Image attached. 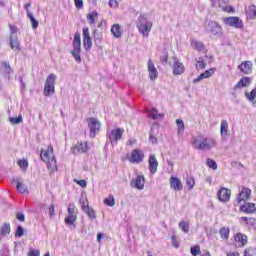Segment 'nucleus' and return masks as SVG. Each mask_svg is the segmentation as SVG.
I'll use <instances>...</instances> for the list:
<instances>
[{
  "mask_svg": "<svg viewBox=\"0 0 256 256\" xmlns=\"http://www.w3.org/2000/svg\"><path fill=\"white\" fill-rule=\"evenodd\" d=\"M41 160L47 165V169L50 173L57 171V159H55V153L53 152V146H49L48 149L42 150L40 153Z\"/></svg>",
  "mask_w": 256,
  "mask_h": 256,
  "instance_id": "nucleus-1",
  "label": "nucleus"
},
{
  "mask_svg": "<svg viewBox=\"0 0 256 256\" xmlns=\"http://www.w3.org/2000/svg\"><path fill=\"white\" fill-rule=\"evenodd\" d=\"M192 147L198 151H211L214 147H217V140L211 137H203L202 139L192 138Z\"/></svg>",
  "mask_w": 256,
  "mask_h": 256,
  "instance_id": "nucleus-2",
  "label": "nucleus"
},
{
  "mask_svg": "<svg viewBox=\"0 0 256 256\" xmlns=\"http://www.w3.org/2000/svg\"><path fill=\"white\" fill-rule=\"evenodd\" d=\"M136 27L143 37H149V33H151V29L153 28V22L147 20L146 15L141 14Z\"/></svg>",
  "mask_w": 256,
  "mask_h": 256,
  "instance_id": "nucleus-3",
  "label": "nucleus"
},
{
  "mask_svg": "<svg viewBox=\"0 0 256 256\" xmlns=\"http://www.w3.org/2000/svg\"><path fill=\"white\" fill-rule=\"evenodd\" d=\"M123 133H125V129L119 127L107 132V139L112 147H115L123 139Z\"/></svg>",
  "mask_w": 256,
  "mask_h": 256,
  "instance_id": "nucleus-4",
  "label": "nucleus"
},
{
  "mask_svg": "<svg viewBox=\"0 0 256 256\" xmlns=\"http://www.w3.org/2000/svg\"><path fill=\"white\" fill-rule=\"evenodd\" d=\"M72 46L71 55L74 57L76 63H81V34L79 32L75 33Z\"/></svg>",
  "mask_w": 256,
  "mask_h": 256,
  "instance_id": "nucleus-5",
  "label": "nucleus"
},
{
  "mask_svg": "<svg viewBox=\"0 0 256 256\" xmlns=\"http://www.w3.org/2000/svg\"><path fill=\"white\" fill-rule=\"evenodd\" d=\"M57 76L55 74H49L46 78V83L44 86V97H51L55 95V80Z\"/></svg>",
  "mask_w": 256,
  "mask_h": 256,
  "instance_id": "nucleus-6",
  "label": "nucleus"
},
{
  "mask_svg": "<svg viewBox=\"0 0 256 256\" xmlns=\"http://www.w3.org/2000/svg\"><path fill=\"white\" fill-rule=\"evenodd\" d=\"M211 7L217 9V11H224L225 13H231L233 7L229 6V0H209Z\"/></svg>",
  "mask_w": 256,
  "mask_h": 256,
  "instance_id": "nucleus-7",
  "label": "nucleus"
},
{
  "mask_svg": "<svg viewBox=\"0 0 256 256\" xmlns=\"http://www.w3.org/2000/svg\"><path fill=\"white\" fill-rule=\"evenodd\" d=\"M64 221L66 225H74L77 221V208H75V204L70 203L68 205V216Z\"/></svg>",
  "mask_w": 256,
  "mask_h": 256,
  "instance_id": "nucleus-8",
  "label": "nucleus"
},
{
  "mask_svg": "<svg viewBox=\"0 0 256 256\" xmlns=\"http://www.w3.org/2000/svg\"><path fill=\"white\" fill-rule=\"evenodd\" d=\"M88 127L90 129V137L93 139L99 133V129H101V122L97 118H90L88 120Z\"/></svg>",
  "mask_w": 256,
  "mask_h": 256,
  "instance_id": "nucleus-9",
  "label": "nucleus"
},
{
  "mask_svg": "<svg viewBox=\"0 0 256 256\" xmlns=\"http://www.w3.org/2000/svg\"><path fill=\"white\" fill-rule=\"evenodd\" d=\"M225 25H229L230 27H235L236 29H243V20H241L237 16H231L223 18Z\"/></svg>",
  "mask_w": 256,
  "mask_h": 256,
  "instance_id": "nucleus-10",
  "label": "nucleus"
},
{
  "mask_svg": "<svg viewBox=\"0 0 256 256\" xmlns=\"http://www.w3.org/2000/svg\"><path fill=\"white\" fill-rule=\"evenodd\" d=\"M145 159V153L142 152V150L134 149L129 157L130 163H142V161Z\"/></svg>",
  "mask_w": 256,
  "mask_h": 256,
  "instance_id": "nucleus-11",
  "label": "nucleus"
},
{
  "mask_svg": "<svg viewBox=\"0 0 256 256\" xmlns=\"http://www.w3.org/2000/svg\"><path fill=\"white\" fill-rule=\"evenodd\" d=\"M249 199H251V189L242 187L236 197L237 203H243V201H249Z\"/></svg>",
  "mask_w": 256,
  "mask_h": 256,
  "instance_id": "nucleus-12",
  "label": "nucleus"
},
{
  "mask_svg": "<svg viewBox=\"0 0 256 256\" xmlns=\"http://www.w3.org/2000/svg\"><path fill=\"white\" fill-rule=\"evenodd\" d=\"M131 187L138 189V191H143L145 189V176L138 175L135 179L130 182Z\"/></svg>",
  "mask_w": 256,
  "mask_h": 256,
  "instance_id": "nucleus-13",
  "label": "nucleus"
},
{
  "mask_svg": "<svg viewBox=\"0 0 256 256\" xmlns=\"http://www.w3.org/2000/svg\"><path fill=\"white\" fill-rule=\"evenodd\" d=\"M82 35H83L84 49L89 51L91 49V47H93V41H91V35L89 34V28L88 27L83 28Z\"/></svg>",
  "mask_w": 256,
  "mask_h": 256,
  "instance_id": "nucleus-14",
  "label": "nucleus"
},
{
  "mask_svg": "<svg viewBox=\"0 0 256 256\" xmlns=\"http://www.w3.org/2000/svg\"><path fill=\"white\" fill-rule=\"evenodd\" d=\"M147 67L150 81H156L157 77H159V71H157L153 60H148Z\"/></svg>",
  "mask_w": 256,
  "mask_h": 256,
  "instance_id": "nucleus-15",
  "label": "nucleus"
},
{
  "mask_svg": "<svg viewBox=\"0 0 256 256\" xmlns=\"http://www.w3.org/2000/svg\"><path fill=\"white\" fill-rule=\"evenodd\" d=\"M159 167V161H157V157L155 154H150L148 158V169L151 175H155L157 173V169Z\"/></svg>",
  "mask_w": 256,
  "mask_h": 256,
  "instance_id": "nucleus-16",
  "label": "nucleus"
},
{
  "mask_svg": "<svg viewBox=\"0 0 256 256\" xmlns=\"http://www.w3.org/2000/svg\"><path fill=\"white\" fill-rule=\"evenodd\" d=\"M174 62L172 65V69H173V75L177 76V75H183V73H185V65H183V63H181V61H179L178 58L174 57Z\"/></svg>",
  "mask_w": 256,
  "mask_h": 256,
  "instance_id": "nucleus-17",
  "label": "nucleus"
},
{
  "mask_svg": "<svg viewBox=\"0 0 256 256\" xmlns=\"http://www.w3.org/2000/svg\"><path fill=\"white\" fill-rule=\"evenodd\" d=\"M247 241H248L247 235L241 232H238L234 237L235 247H239V248L245 247V245H247Z\"/></svg>",
  "mask_w": 256,
  "mask_h": 256,
  "instance_id": "nucleus-18",
  "label": "nucleus"
},
{
  "mask_svg": "<svg viewBox=\"0 0 256 256\" xmlns=\"http://www.w3.org/2000/svg\"><path fill=\"white\" fill-rule=\"evenodd\" d=\"M238 69L244 73V75H250V73H253V62L249 60L244 61L238 66Z\"/></svg>",
  "mask_w": 256,
  "mask_h": 256,
  "instance_id": "nucleus-19",
  "label": "nucleus"
},
{
  "mask_svg": "<svg viewBox=\"0 0 256 256\" xmlns=\"http://www.w3.org/2000/svg\"><path fill=\"white\" fill-rule=\"evenodd\" d=\"M218 199L222 203H227L231 199V190L227 188H221L218 192Z\"/></svg>",
  "mask_w": 256,
  "mask_h": 256,
  "instance_id": "nucleus-20",
  "label": "nucleus"
},
{
  "mask_svg": "<svg viewBox=\"0 0 256 256\" xmlns=\"http://www.w3.org/2000/svg\"><path fill=\"white\" fill-rule=\"evenodd\" d=\"M72 151L74 155H77V153H87V151H89V145L87 142H78L75 147L72 148Z\"/></svg>",
  "mask_w": 256,
  "mask_h": 256,
  "instance_id": "nucleus-21",
  "label": "nucleus"
},
{
  "mask_svg": "<svg viewBox=\"0 0 256 256\" xmlns=\"http://www.w3.org/2000/svg\"><path fill=\"white\" fill-rule=\"evenodd\" d=\"M12 183H17L16 189L19 193H29L25 184H23V179H21V177L12 178Z\"/></svg>",
  "mask_w": 256,
  "mask_h": 256,
  "instance_id": "nucleus-22",
  "label": "nucleus"
},
{
  "mask_svg": "<svg viewBox=\"0 0 256 256\" xmlns=\"http://www.w3.org/2000/svg\"><path fill=\"white\" fill-rule=\"evenodd\" d=\"M215 68H210L209 70H206L204 73H201L197 78L193 80V83H199V81L203 79H209V77L215 75Z\"/></svg>",
  "mask_w": 256,
  "mask_h": 256,
  "instance_id": "nucleus-23",
  "label": "nucleus"
},
{
  "mask_svg": "<svg viewBox=\"0 0 256 256\" xmlns=\"http://www.w3.org/2000/svg\"><path fill=\"white\" fill-rule=\"evenodd\" d=\"M170 187L174 191H183V183H181V180L177 177L170 178Z\"/></svg>",
  "mask_w": 256,
  "mask_h": 256,
  "instance_id": "nucleus-24",
  "label": "nucleus"
},
{
  "mask_svg": "<svg viewBox=\"0 0 256 256\" xmlns=\"http://www.w3.org/2000/svg\"><path fill=\"white\" fill-rule=\"evenodd\" d=\"M208 25L210 33H212V35H219L221 33V26L219 25V23L215 21H210Z\"/></svg>",
  "mask_w": 256,
  "mask_h": 256,
  "instance_id": "nucleus-25",
  "label": "nucleus"
},
{
  "mask_svg": "<svg viewBox=\"0 0 256 256\" xmlns=\"http://www.w3.org/2000/svg\"><path fill=\"white\" fill-rule=\"evenodd\" d=\"M10 47L14 51H21V47L19 44V38L17 37V35L10 36Z\"/></svg>",
  "mask_w": 256,
  "mask_h": 256,
  "instance_id": "nucleus-26",
  "label": "nucleus"
},
{
  "mask_svg": "<svg viewBox=\"0 0 256 256\" xmlns=\"http://www.w3.org/2000/svg\"><path fill=\"white\" fill-rule=\"evenodd\" d=\"M220 135L225 138L229 135V122L227 120H222L220 124Z\"/></svg>",
  "mask_w": 256,
  "mask_h": 256,
  "instance_id": "nucleus-27",
  "label": "nucleus"
},
{
  "mask_svg": "<svg viewBox=\"0 0 256 256\" xmlns=\"http://www.w3.org/2000/svg\"><path fill=\"white\" fill-rule=\"evenodd\" d=\"M240 211H243V213H248V214L255 213L256 211L255 203H245L240 207Z\"/></svg>",
  "mask_w": 256,
  "mask_h": 256,
  "instance_id": "nucleus-28",
  "label": "nucleus"
},
{
  "mask_svg": "<svg viewBox=\"0 0 256 256\" xmlns=\"http://www.w3.org/2000/svg\"><path fill=\"white\" fill-rule=\"evenodd\" d=\"M251 85V77H243L235 85V89H241L242 87H249Z\"/></svg>",
  "mask_w": 256,
  "mask_h": 256,
  "instance_id": "nucleus-29",
  "label": "nucleus"
},
{
  "mask_svg": "<svg viewBox=\"0 0 256 256\" xmlns=\"http://www.w3.org/2000/svg\"><path fill=\"white\" fill-rule=\"evenodd\" d=\"M11 233V224L5 222L0 228V241L3 237L9 235Z\"/></svg>",
  "mask_w": 256,
  "mask_h": 256,
  "instance_id": "nucleus-30",
  "label": "nucleus"
},
{
  "mask_svg": "<svg viewBox=\"0 0 256 256\" xmlns=\"http://www.w3.org/2000/svg\"><path fill=\"white\" fill-rule=\"evenodd\" d=\"M245 13L248 19H256V6L250 5L245 8Z\"/></svg>",
  "mask_w": 256,
  "mask_h": 256,
  "instance_id": "nucleus-31",
  "label": "nucleus"
},
{
  "mask_svg": "<svg viewBox=\"0 0 256 256\" xmlns=\"http://www.w3.org/2000/svg\"><path fill=\"white\" fill-rule=\"evenodd\" d=\"M111 33L116 39H121L123 35V32L121 31V26L119 24L112 25Z\"/></svg>",
  "mask_w": 256,
  "mask_h": 256,
  "instance_id": "nucleus-32",
  "label": "nucleus"
},
{
  "mask_svg": "<svg viewBox=\"0 0 256 256\" xmlns=\"http://www.w3.org/2000/svg\"><path fill=\"white\" fill-rule=\"evenodd\" d=\"M86 19H87L89 25H95L97 19H99V13H97V11L90 12L86 16Z\"/></svg>",
  "mask_w": 256,
  "mask_h": 256,
  "instance_id": "nucleus-33",
  "label": "nucleus"
},
{
  "mask_svg": "<svg viewBox=\"0 0 256 256\" xmlns=\"http://www.w3.org/2000/svg\"><path fill=\"white\" fill-rule=\"evenodd\" d=\"M190 45L193 49H196V51H205V45H203V42L192 39Z\"/></svg>",
  "mask_w": 256,
  "mask_h": 256,
  "instance_id": "nucleus-34",
  "label": "nucleus"
},
{
  "mask_svg": "<svg viewBox=\"0 0 256 256\" xmlns=\"http://www.w3.org/2000/svg\"><path fill=\"white\" fill-rule=\"evenodd\" d=\"M219 233H220L221 239H223L224 241H229V233H231V229L227 227H222L219 230Z\"/></svg>",
  "mask_w": 256,
  "mask_h": 256,
  "instance_id": "nucleus-35",
  "label": "nucleus"
},
{
  "mask_svg": "<svg viewBox=\"0 0 256 256\" xmlns=\"http://www.w3.org/2000/svg\"><path fill=\"white\" fill-rule=\"evenodd\" d=\"M245 97L246 99H248V101H251V103H253L255 105V101H256V88L252 89V91L249 92H245Z\"/></svg>",
  "mask_w": 256,
  "mask_h": 256,
  "instance_id": "nucleus-36",
  "label": "nucleus"
},
{
  "mask_svg": "<svg viewBox=\"0 0 256 256\" xmlns=\"http://www.w3.org/2000/svg\"><path fill=\"white\" fill-rule=\"evenodd\" d=\"M24 9L27 13V17L30 19L31 25H33V12H31V2L25 4Z\"/></svg>",
  "mask_w": 256,
  "mask_h": 256,
  "instance_id": "nucleus-37",
  "label": "nucleus"
},
{
  "mask_svg": "<svg viewBox=\"0 0 256 256\" xmlns=\"http://www.w3.org/2000/svg\"><path fill=\"white\" fill-rule=\"evenodd\" d=\"M83 213H86V215L89 217V219H96V215H95V210H93V208L91 207H87V208H84L83 210Z\"/></svg>",
  "mask_w": 256,
  "mask_h": 256,
  "instance_id": "nucleus-38",
  "label": "nucleus"
},
{
  "mask_svg": "<svg viewBox=\"0 0 256 256\" xmlns=\"http://www.w3.org/2000/svg\"><path fill=\"white\" fill-rule=\"evenodd\" d=\"M176 125L178 127V135H181V133H184L185 131V123L181 119L176 120Z\"/></svg>",
  "mask_w": 256,
  "mask_h": 256,
  "instance_id": "nucleus-39",
  "label": "nucleus"
},
{
  "mask_svg": "<svg viewBox=\"0 0 256 256\" xmlns=\"http://www.w3.org/2000/svg\"><path fill=\"white\" fill-rule=\"evenodd\" d=\"M9 122L11 125H19V123H23V116L19 115L18 117L9 118Z\"/></svg>",
  "mask_w": 256,
  "mask_h": 256,
  "instance_id": "nucleus-40",
  "label": "nucleus"
},
{
  "mask_svg": "<svg viewBox=\"0 0 256 256\" xmlns=\"http://www.w3.org/2000/svg\"><path fill=\"white\" fill-rule=\"evenodd\" d=\"M104 204L108 207H113L115 205V197L113 195L108 196L104 199Z\"/></svg>",
  "mask_w": 256,
  "mask_h": 256,
  "instance_id": "nucleus-41",
  "label": "nucleus"
},
{
  "mask_svg": "<svg viewBox=\"0 0 256 256\" xmlns=\"http://www.w3.org/2000/svg\"><path fill=\"white\" fill-rule=\"evenodd\" d=\"M17 165L20 166V169H22V171H27L29 167V162L27 160H18Z\"/></svg>",
  "mask_w": 256,
  "mask_h": 256,
  "instance_id": "nucleus-42",
  "label": "nucleus"
},
{
  "mask_svg": "<svg viewBox=\"0 0 256 256\" xmlns=\"http://www.w3.org/2000/svg\"><path fill=\"white\" fill-rule=\"evenodd\" d=\"M186 185L189 189V191H191L193 189V187H195V179H193V177L188 176L186 178Z\"/></svg>",
  "mask_w": 256,
  "mask_h": 256,
  "instance_id": "nucleus-43",
  "label": "nucleus"
},
{
  "mask_svg": "<svg viewBox=\"0 0 256 256\" xmlns=\"http://www.w3.org/2000/svg\"><path fill=\"white\" fill-rule=\"evenodd\" d=\"M155 128H151L150 134H149V141L153 145H157V137H155Z\"/></svg>",
  "mask_w": 256,
  "mask_h": 256,
  "instance_id": "nucleus-44",
  "label": "nucleus"
},
{
  "mask_svg": "<svg viewBox=\"0 0 256 256\" xmlns=\"http://www.w3.org/2000/svg\"><path fill=\"white\" fill-rule=\"evenodd\" d=\"M1 69H2V71H4V73H6L7 75H9V73H11V65H9L8 62H2V63H1Z\"/></svg>",
  "mask_w": 256,
  "mask_h": 256,
  "instance_id": "nucleus-45",
  "label": "nucleus"
},
{
  "mask_svg": "<svg viewBox=\"0 0 256 256\" xmlns=\"http://www.w3.org/2000/svg\"><path fill=\"white\" fill-rule=\"evenodd\" d=\"M244 256H256V248L255 247L246 248L244 251Z\"/></svg>",
  "mask_w": 256,
  "mask_h": 256,
  "instance_id": "nucleus-46",
  "label": "nucleus"
},
{
  "mask_svg": "<svg viewBox=\"0 0 256 256\" xmlns=\"http://www.w3.org/2000/svg\"><path fill=\"white\" fill-rule=\"evenodd\" d=\"M148 116L151 117V119H158V111L155 108H152L151 110L147 111Z\"/></svg>",
  "mask_w": 256,
  "mask_h": 256,
  "instance_id": "nucleus-47",
  "label": "nucleus"
},
{
  "mask_svg": "<svg viewBox=\"0 0 256 256\" xmlns=\"http://www.w3.org/2000/svg\"><path fill=\"white\" fill-rule=\"evenodd\" d=\"M179 229H181L184 233H187L189 231V224L185 221H181L179 223Z\"/></svg>",
  "mask_w": 256,
  "mask_h": 256,
  "instance_id": "nucleus-48",
  "label": "nucleus"
},
{
  "mask_svg": "<svg viewBox=\"0 0 256 256\" xmlns=\"http://www.w3.org/2000/svg\"><path fill=\"white\" fill-rule=\"evenodd\" d=\"M205 67H207L205 60H202L201 58H199V60H197V63H196V69L199 71V69H205Z\"/></svg>",
  "mask_w": 256,
  "mask_h": 256,
  "instance_id": "nucleus-49",
  "label": "nucleus"
},
{
  "mask_svg": "<svg viewBox=\"0 0 256 256\" xmlns=\"http://www.w3.org/2000/svg\"><path fill=\"white\" fill-rule=\"evenodd\" d=\"M207 165L210 167V169H213V171H217V162L213 159H207Z\"/></svg>",
  "mask_w": 256,
  "mask_h": 256,
  "instance_id": "nucleus-50",
  "label": "nucleus"
},
{
  "mask_svg": "<svg viewBox=\"0 0 256 256\" xmlns=\"http://www.w3.org/2000/svg\"><path fill=\"white\" fill-rule=\"evenodd\" d=\"M93 37H94V43L97 45L98 43H101V35L97 31V29L93 30Z\"/></svg>",
  "mask_w": 256,
  "mask_h": 256,
  "instance_id": "nucleus-51",
  "label": "nucleus"
},
{
  "mask_svg": "<svg viewBox=\"0 0 256 256\" xmlns=\"http://www.w3.org/2000/svg\"><path fill=\"white\" fill-rule=\"evenodd\" d=\"M191 255L193 256H197L201 254V248H199V246H193L190 249Z\"/></svg>",
  "mask_w": 256,
  "mask_h": 256,
  "instance_id": "nucleus-52",
  "label": "nucleus"
},
{
  "mask_svg": "<svg viewBox=\"0 0 256 256\" xmlns=\"http://www.w3.org/2000/svg\"><path fill=\"white\" fill-rule=\"evenodd\" d=\"M80 205H81V207H82V211L84 210V209H86V208H88L89 207V202H87V198L86 197H81L80 198Z\"/></svg>",
  "mask_w": 256,
  "mask_h": 256,
  "instance_id": "nucleus-53",
  "label": "nucleus"
},
{
  "mask_svg": "<svg viewBox=\"0 0 256 256\" xmlns=\"http://www.w3.org/2000/svg\"><path fill=\"white\" fill-rule=\"evenodd\" d=\"M0 256H11V253L9 252V247L3 246L0 251Z\"/></svg>",
  "mask_w": 256,
  "mask_h": 256,
  "instance_id": "nucleus-54",
  "label": "nucleus"
},
{
  "mask_svg": "<svg viewBox=\"0 0 256 256\" xmlns=\"http://www.w3.org/2000/svg\"><path fill=\"white\" fill-rule=\"evenodd\" d=\"M25 230L23 229V226H18L15 232V237L20 238L22 235H24Z\"/></svg>",
  "mask_w": 256,
  "mask_h": 256,
  "instance_id": "nucleus-55",
  "label": "nucleus"
},
{
  "mask_svg": "<svg viewBox=\"0 0 256 256\" xmlns=\"http://www.w3.org/2000/svg\"><path fill=\"white\" fill-rule=\"evenodd\" d=\"M109 7H111L112 9H117V7H119V2H117V0H110Z\"/></svg>",
  "mask_w": 256,
  "mask_h": 256,
  "instance_id": "nucleus-56",
  "label": "nucleus"
},
{
  "mask_svg": "<svg viewBox=\"0 0 256 256\" xmlns=\"http://www.w3.org/2000/svg\"><path fill=\"white\" fill-rule=\"evenodd\" d=\"M76 9H83V0H74Z\"/></svg>",
  "mask_w": 256,
  "mask_h": 256,
  "instance_id": "nucleus-57",
  "label": "nucleus"
},
{
  "mask_svg": "<svg viewBox=\"0 0 256 256\" xmlns=\"http://www.w3.org/2000/svg\"><path fill=\"white\" fill-rule=\"evenodd\" d=\"M16 219L21 222L25 221V214L21 212L16 213Z\"/></svg>",
  "mask_w": 256,
  "mask_h": 256,
  "instance_id": "nucleus-58",
  "label": "nucleus"
},
{
  "mask_svg": "<svg viewBox=\"0 0 256 256\" xmlns=\"http://www.w3.org/2000/svg\"><path fill=\"white\" fill-rule=\"evenodd\" d=\"M49 215L50 217H54L55 216V204H51L49 207Z\"/></svg>",
  "mask_w": 256,
  "mask_h": 256,
  "instance_id": "nucleus-59",
  "label": "nucleus"
},
{
  "mask_svg": "<svg viewBox=\"0 0 256 256\" xmlns=\"http://www.w3.org/2000/svg\"><path fill=\"white\" fill-rule=\"evenodd\" d=\"M76 183L80 187H87V181H85V180H77Z\"/></svg>",
  "mask_w": 256,
  "mask_h": 256,
  "instance_id": "nucleus-60",
  "label": "nucleus"
},
{
  "mask_svg": "<svg viewBox=\"0 0 256 256\" xmlns=\"http://www.w3.org/2000/svg\"><path fill=\"white\" fill-rule=\"evenodd\" d=\"M11 35H17V27L9 24Z\"/></svg>",
  "mask_w": 256,
  "mask_h": 256,
  "instance_id": "nucleus-61",
  "label": "nucleus"
},
{
  "mask_svg": "<svg viewBox=\"0 0 256 256\" xmlns=\"http://www.w3.org/2000/svg\"><path fill=\"white\" fill-rule=\"evenodd\" d=\"M137 143V140L135 138H130L127 142V145H129L130 147H133V145H135Z\"/></svg>",
  "mask_w": 256,
  "mask_h": 256,
  "instance_id": "nucleus-62",
  "label": "nucleus"
},
{
  "mask_svg": "<svg viewBox=\"0 0 256 256\" xmlns=\"http://www.w3.org/2000/svg\"><path fill=\"white\" fill-rule=\"evenodd\" d=\"M172 245L176 249L179 247V242L175 239V236H172Z\"/></svg>",
  "mask_w": 256,
  "mask_h": 256,
  "instance_id": "nucleus-63",
  "label": "nucleus"
},
{
  "mask_svg": "<svg viewBox=\"0 0 256 256\" xmlns=\"http://www.w3.org/2000/svg\"><path fill=\"white\" fill-rule=\"evenodd\" d=\"M205 181H206V183H209V185H212L213 178H212L211 176H207V177L205 178Z\"/></svg>",
  "mask_w": 256,
  "mask_h": 256,
  "instance_id": "nucleus-64",
  "label": "nucleus"
}]
</instances>
